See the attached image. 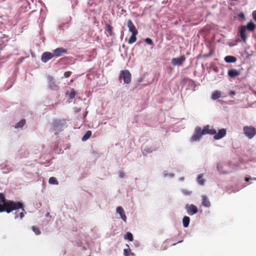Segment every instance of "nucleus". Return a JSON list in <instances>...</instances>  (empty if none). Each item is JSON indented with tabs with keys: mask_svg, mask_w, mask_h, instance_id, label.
I'll use <instances>...</instances> for the list:
<instances>
[{
	"mask_svg": "<svg viewBox=\"0 0 256 256\" xmlns=\"http://www.w3.org/2000/svg\"><path fill=\"white\" fill-rule=\"evenodd\" d=\"M53 52L54 53L52 54L54 55V56L59 57L61 56L62 54H66L67 50L66 49L64 48H58L54 50Z\"/></svg>",
	"mask_w": 256,
	"mask_h": 256,
	"instance_id": "6e6552de",
	"label": "nucleus"
},
{
	"mask_svg": "<svg viewBox=\"0 0 256 256\" xmlns=\"http://www.w3.org/2000/svg\"><path fill=\"white\" fill-rule=\"evenodd\" d=\"M186 60L184 56H182L178 58H174L172 59L171 62L174 66L181 65Z\"/></svg>",
	"mask_w": 256,
	"mask_h": 256,
	"instance_id": "423d86ee",
	"label": "nucleus"
},
{
	"mask_svg": "<svg viewBox=\"0 0 256 256\" xmlns=\"http://www.w3.org/2000/svg\"><path fill=\"white\" fill-rule=\"evenodd\" d=\"M92 135V132L90 130H88L86 132V133L84 134V135L83 136V137L82 138V141H86L87 140H88L90 136Z\"/></svg>",
	"mask_w": 256,
	"mask_h": 256,
	"instance_id": "412c9836",
	"label": "nucleus"
},
{
	"mask_svg": "<svg viewBox=\"0 0 256 256\" xmlns=\"http://www.w3.org/2000/svg\"><path fill=\"white\" fill-rule=\"evenodd\" d=\"M4 202V196L2 193H0V202H2V204L0 205V208H4V206L3 204L4 202Z\"/></svg>",
	"mask_w": 256,
	"mask_h": 256,
	"instance_id": "a878e982",
	"label": "nucleus"
},
{
	"mask_svg": "<svg viewBox=\"0 0 256 256\" xmlns=\"http://www.w3.org/2000/svg\"><path fill=\"white\" fill-rule=\"evenodd\" d=\"M240 74V72L236 70L232 69L228 71V75L230 78L236 77V76H239Z\"/></svg>",
	"mask_w": 256,
	"mask_h": 256,
	"instance_id": "ddd939ff",
	"label": "nucleus"
},
{
	"mask_svg": "<svg viewBox=\"0 0 256 256\" xmlns=\"http://www.w3.org/2000/svg\"><path fill=\"white\" fill-rule=\"evenodd\" d=\"M186 209L188 214L192 216L198 212V210L197 207L194 204L186 205Z\"/></svg>",
	"mask_w": 256,
	"mask_h": 256,
	"instance_id": "39448f33",
	"label": "nucleus"
},
{
	"mask_svg": "<svg viewBox=\"0 0 256 256\" xmlns=\"http://www.w3.org/2000/svg\"><path fill=\"white\" fill-rule=\"evenodd\" d=\"M116 212L118 213L120 216L121 218L124 222H126V217L125 215L124 212V209L122 206H118L116 208Z\"/></svg>",
	"mask_w": 256,
	"mask_h": 256,
	"instance_id": "f8f14e48",
	"label": "nucleus"
},
{
	"mask_svg": "<svg viewBox=\"0 0 256 256\" xmlns=\"http://www.w3.org/2000/svg\"><path fill=\"white\" fill-rule=\"evenodd\" d=\"M72 74V72L70 71L66 72L64 73V76L65 78H68Z\"/></svg>",
	"mask_w": 256,
	"mask_h": 256,
	"instance_id": "2f4dec72",
	"label": "nucleus"
},
{
	"mask_svg": "<svg viewBox=\"0 0 256 256\" xmlns=\"http://www.w3.org/2000/svg\"><path fill=\"white\" fill-rule=\"evenodd\" d=\"M54 57L52 53L50 52H44L42 54L41 60L43 62H46L48 60Z\"/></svg>",
	"mask_w": 256,
	"mask_h": 256,
	"instance_id": "0eeeda50",
	"label": "nucleus"
},
{
	"mask_svg": "<svg viewBox=\"0 0 256 256\" xmlns=\"http://www.w3.org/2000/svg\"><path fill=\"white\" fill-rule=\"evenodd\" d=\"M244 134L248 139L252 138L256 135V128L252 126H244L243 128Z\"/></svg>",
	"mask_w": 256,
	"mask_h": 256,
	"instance_id": "f03ea898",
	"label": "nucleus"
},
{
	"mask_svg": "<svg viewBox=\"0 0 256 256\" xmlns=\"http://www.w3.org/2000/svg\"><path fill=\"white\" fill-rule=\"evenodd\" d=\"M145 42L150 45H152L153 42L150 38H146L144 40Z\"/></svg>",
	"mask_w": 256,
	"mask_h": 256,
	"instance_id": "7c9ffc66",
	"label": "nucleus"
},
{
	"mask_svg": "<svg viewBox=\"0 0 256 256\" xmlns=\"http://www.w3.org/2000/svg\"><path fill=\"white\" fill-rule=\"evenodd\" d=\"M222 168V166L220 164H218L217 166V169L218 170V171L220 172H221V170H220V169Z\"/></svg>",
	"mask_w": 256,
	"mask_h": 256,
	"instance_id": "f704fd0d",
	"label": "nucleus"
},
{
	"mask_svg": "<svg viewBox=\"0 0 256 256\" xmlns=\"http://www.w3.org/2000/svg\"><path fill=\"white\" fill-rule=\"evenodd\" d=\"M184 180V177H182V178H180V180H182H182Z\"/></svg>",
	"mask_w": 256,
	"mask_h": 256,
	"instance_id": "ea45409f",
	"label": "nucleus"
},
{
	"mask_svg": "<svg viewBox=\"0 0 256 256\" xmlns=\"http://www.w3.org/2000/svg\"><path fill=\"white\" fill-rule=\"evenodd\" d=\"M32 230L36 234H40V231L38 229V228L37 227H36L34 226H33L32 227Z\"/></svg>",
	"mask_w": 256,
	"mask_h": 256,
	"instance_id": "c85d7f7f",
	"label": "nucleus"
},
{
	"mask_svg": "<svg viewBox=\"0 0 256 256\" xmlns=\"http://www.w3.org/2000/svg\"><path fill=\"white\" fill-rule=\"evenodd\" d=\"M48 182L50 184H58V182L56 180V178L54 177H50L49 178Z\"/></svg>",
	"mask_w": 256,
	"mask_h": 256,
	"instance_id": "393cba45",
	"label": "nucleus"
},
{
	"mask_svg": "<svg viewBox=\"0 0 256 256\" xmlns=\"http://www.w3.org/2000/svg\"><path fill=\"white\" fill-rule=\"evenodd\" d=\"M252 178H246V179H245V180L246 182H248L250 180H251Z\"/></svg>",
	"mask_w": 256,
	"mask_h": 256,
	"instance_id": "4c0bfd02",
	"label": "nucleus"
},
{
	"mask_svg": "<svg viewBox=\"0 0 256 256\" xmlns=\"http://www.w3.org/2000/svg\"><path fill=\"white\" fill-rule=\"evenodd\" d=\"M66 124V120L63 119H56L53 121L52 130L54 131H60Z\"/></svg>",
	"mask_w": 256,
	"mask_h": 256,
	"instance_id": "7ed1b4c3",
	"label": "nucleus"
},
{
	"mask_svg": "<svg viewBox=\"0 0 256 256\" xmlns=\"http://www.w3.org/2000/svg\"><path fill=\"white\" fill-rule=\"evenodd\" d=\"M216 133V130L214 128H210L209 125L204 126L202 130L200 127L198 126L196 128L194 133L190 138V141L193 142L198 140L204 134H210L212 135Z\"/></svg>",
	"mask_w": 256,
	"mask_h": 256,
	"instance_id": "f257e3e1",
	"label": "nucleus"
},
{
	"mask_svg": "<svg viewBox=\"0 0 256 256\" xmlns=\"http://www.w3.org/2000/svg\"><path fill=\"white\" fill-rule=\"evenodd\" d=\"M204 174H200L198 175L197 178L198 183L201 186L204 185L205 182V180L204 178H202Z\"/></svg>",
	"mask_w": 256,
	"mask_h": 256,
	"instance_id": "aec40b11",
	"label": "nucleus"
},
{
	"mask_svg": "<svg viewBox=\"0 0 256 256\" xmlns=\"http://www.w3.org/2000/svg\"><path fill=\"white\" fill-rule=\"evenodd\" d=\"M131 74L128 70H126L120 71L119 78L120 79L122 78L124 84H130L131 81Z\"/></svg>",
	"mask_w": 256,
	"mask_h": 256,
	"instance_id": "20e7f679",
	"label": "nucleus"
},
{
	"mask_svg": "<svg viewBox=\"0 0 256 256\" xmlns=\"http://www.w3.org/2000/svg\"><path fill=\"white\" fill-rule=\"evenodd\" d=\"M214 134V138L215 140H220L226 136V130L225 128H222L218 130V134L216 132Z\"/></svg>",
	"mask_w": 256,
	"mask_h": 256,
	"instance_id": "9d476101",
	"label": "nucleus"
},
{
	"mask_svg": "<svg viewBox=\"0 0 256 256\" xmlns=\"http://www.w3.org/2000/svg\"><path fill=\"white\" fill-rule=\"evenodd\" d=\"M128 30L130 32H132V34H138V32L136 28V26L133 24L132 21L129 20L128 21Z\"/></svg>",
	"mask_w": 256,
	"mask_h": 256,
	"instance_id": "1a4fd4ad",
	"label": "nucleus"
},
{
	"mask_svg": "<svg viewBox=\"0 0 256 256\" xmlns=\"http://www.w3.org/2000/svg\"><path fill=\"white\" fill-rule=\"evenodd\" d=\"M230 95H232V96H234L235 94V93L234 92L232 91V92H230Z\"/></svg>",
	"mask_w": 256,
	"mask_h": 256,
	"instance_id": "e433bc0d",
	"label": "nucleus"
},
{
	"mask_svg": "<svg viewBox=\"0 0 256 256\" xmlns=\"http://www.w3.org/2000/svg\"><path fill=\"white\" fill-rule=\"evenodd\" d=\"M252 18L256 21V10H254L252 13Z\"/></svg>",
	"mask_w": 256,
	"mask_h": 256,
	"instance_id": "473e14b6",
	"label": "nucleus"
},
{
	"mask_svg": "<svg viewBox=\"0 0 256 256\" xmlns=\"http://www.w3.org/2000/svg\"><path fill=\"white\" fill-rule=\"evenodd\" d=\"M246 30L250 32L254 30L256 28V24L252 22H248L246 26H244Z\"/></svg>",
	"mask_w": 256,
	"mask_h": 256,
	"instance_id": "2eb2a0df",
	"label": "nucleus"
},
{
	"mask_svg": "<svg viewBox=\"0 0 256 256\" xmlns=\"http://www.w3.org/2000/svg\"><path fill=\"white\" fill-rule=\"evenodd\" d=\"M164 176L165 177L168 176H170V177H172V176H174V174H172V173H170V174H168L167 173H164Z\"/></svg>",
	"mask_w": 256,
	"mask_h": 256,
	"instance_id": "72a5a7b5",
	"label": "nucleus"
},
{
	"mask_svg": "<svg viewBox=\"0 0 256 256\" xmlns=\"http://www.w3.org/2000/svg\"><path fill=\"white\" fill-rule=\"evenodd\" d=\"M182 192L184 194L186 195V196H189V195H190L192 193V192L190 191H188V190H182Z\"/></svg>",
	"mask_w": 256,
	"mask_h": 256,
	"instance_id": "c756f323",
	"label": "nucleus"
},
{
	"mask_svg": "<svg viewBox=\"0 0 256 256\" xmlns=\"http://www.w3.org/2000/svg\"><path fill=\"white\" fill-rule=\"evenodd\" d=\"M76 95V92L74 90H72V91L68 94V97L70 99H72L74 98Z\"/></svg>",
	"mask_w": 256,
	"mask_h": 256,
	"instance_id": "cd10ccee",
	"label": "nucleus"
},
{
	"mask_svg": "<svg viewBox=\"0 0 256 256\" xmlns=\"http://www.w3.org/2000/svg\"><path fill=\"white\" fill-rule=\"evenodd\" d=\"M124 239L128 240L130 242H132L133 240L132 234L130 232H127L124 236Z\"/></svg>",
	"mask_w": 256,
	"mask_h": 256,
	"instance_id": "b1692460",
	"label": "nucleus"
},
{
	"mask_svg": "<svg viewBox=\"0 0 256 256\" xmlns=\"http://www.w3.org/2000/svg\"><path fill=\"white\" fill-rule=\"evenodd\" d=\"M254 180H256V178Z\"/></svg>",
	"mask_w": 256,
	"mask_h": 256,
	"instance_id": "79ce46f5",
	"label": "nucleus"
},
{
	"mask_svg": "<svg viewBox=\"0 0 256 256\" xmlns=\"http://www.w3.org/2000/svg\"><path fill=\"white\" fill-rule=\"evenodd\" d=\"M128 247V249H124V255L125 256H130V250L129 248V246L128 245H126Z\"/></svg>",
	"mask_w": 256,
	"mask_h": 256,
	"instance_id": "bb28decb",
	"label": "nucleus"
},
{
	"mask_svg": "<svg viewBox=\"0 0 256 256\" xmlns=\"http://www.w3.org/2000/svg\"><path fill=\"white\" fill-rule=\"evenodd\" d=\"M224 61L227 63L235 62L236 61V58L234 56H228L224 58Z\"/></svg>",
	"mask_w": 256,
	"mask_h": 256,
	"instance_id": "dca6fc26",
	"label": "nucleus"
},
{
	"mask_svg": "<svg viewBox=\"0 0 256 256\" xmlns=\"http://www.w3.org/2000/svg\"><path fill=\"white\" fill-rule=\"evenodd\" d=\"M202 205L205 207H210V203L206 196H202Z\"/></svg>",
	"mask_w": 256,
	"mask_h": 256,
	"instance_id": "4468645a",
	"label": "nucleus"
},
{
	"mask_svg": "<svg viewBox=\"0 0 256 256\" xmlns=\"http://www.w3.org/2000/svg\"><path fill=\"white\" fill-rule=\"evenodd\" d=\"M240 36L244 42L246 40V29L244 26H242L240 28Z\"/></svg>",
	"mask_w": 256,
	"mask_h": 256,
	"instance_id": "9b49d317",
	"label": "nucleus"
},
{
	"mask_svg": "<svg viewBox=\"0 0 256 256\" xmlns=\"http://www.w3.org/2000/svg\"><path fill=\"white\" fill-rule=\"evenodd\" d=\"M221 96V92L219 90H215L214 91L211 96V98L213 100H216L218 98H220Z\"/></svg>",
	"mask_w": 256,
	"mask_h": 256,
	"instance_id": "a211bd4d",
	"label": "nucleus"
},
{
	"mask_svg": "<svg viewBox=\"0 0 256 256\" xmlns=\"http://www.w3.org/2000/svg\"><path fill=\"white\" fill-rule=\"evenodd\" d=\"M190 218L188 216H185L183 218L182 224H183V226L184 228H187L189 224H190Z\"/></svg>",
	"mask_w": 256,
	"mask_h": 256,
	"instance_id": "6ab92c4d",
	"label": "nucleus"
},
{
	"mask_svg": "<svg viewBox=\"0 0 256 256\" xmlns=\"http://www.w3.org/2000/svg\"><path fill=\"white\" fill-rule=\"evenodd\" d=\"M138 34H132L130 37L128 39V42L130 44L134 43L136 40V36Z\"/></svg>",
	"mask_w": 256,
	"mask_h": 256,
	"instance_id": "5701e85b",
	"label": "nucleus"
},
{
	"mask_svg": "<svg viewBox=\"0 0 256 256\" xmlns=\"http://www.w3.org/2000/svg\"><path fill=\"white\" fill-rule=\"evenodd\" d=\"M48 86L50 88L53 89L56 87V86L55 85L54 78L52 76H48Z\"/></svg>",
	"mask_w": 256,
	"mask_h": 256,
	"instance_id": "f3484780",
	"label": "nucleus"
},
{
	"mask_svg": "<svg viewBox=\"0 0 256 256\" xmlns=\"http://www.w3.org/2000/svg\"><path fill=\"white\" fill-rule=\"evenodd\" d=\"M240 17H242V18H244V14H241L240 15Z\"/></svg>",
	"mask_w": 256,
	"mask_h": 256,
	"instance_id": "58836bf2",
	"label": "nucleus"
},
{
	"mask_svg": "<svg viewBox=\"0 0 256 256\" xmlns=\"http://www.w3.org/2000/svg\"><path fill=\"white\" fill-rule=\"evenodd\" d=\"M124 176V174L123 172H120V178H123Z\"/></svg>",
	"mask_w": 256,
	"mask_h": 256,
	"instance_id": "c9c22d12",
	"label": "nucleus"
},
{
	"mask_svg": "<svg viewBox=\"0 0 256 256\" xmlns=\"http://www.w3.org/2000/svg\"><path fill=\"white\" fill-rule=\"evenodd\" d=\"M26 123L25 120H21L18 122L14 126L16 128H22Z\"/></svg>",
	"mask_w": 256,
	"mask_h": 256,
	"instance_id": "4be33fe9",
	"label": "nucleus"
},
{
	"mask_svg": "<svg viewBox=\"0 0 256 256\" xmlns=\"http://www.w3.org/2000/svg\"><path fill=\"white\" fill-rule=\"evenodd\" d=\"M48 214H49L48 213V214H46V216H48Z\"/></svg>",
	"mask_w": 256,
	"mask_h": 256,
	"instance_id": "a19ab883",
	"label": "nucleus"
}]
</instances>
